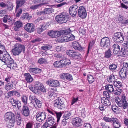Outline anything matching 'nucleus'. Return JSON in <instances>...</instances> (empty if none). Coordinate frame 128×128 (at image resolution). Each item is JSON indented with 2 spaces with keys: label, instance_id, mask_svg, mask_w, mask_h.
Returning <instances> with one entry per match:
<instances>
[{
  "label": "nucleus",
  "instance_id": "obj_56",
  "mask_svg": "<svg viewBox=\"0 0 128 128\" xmlns=\"http://www.w3.org/2000/svg\"><path fill=\"white\" fill-rule=\"evenodd\" d=\"M55 31L51 30L48 32V34L52 38H55Z\"/></svg>",
  "mask_w": 128,
  "mask_h": 128
},
{
  "label": "nucleus",
  "instance_id": "obj_60",
  "mask_svg": "<svg viewBox=\"0 0 128 128\" xmlns=\"http://www.w3.org/2000/svg\"><path fill=\"white\" fill-rule=\"evenodd\" d=\"M100 126H102V128H109V126L107 125L106 124L105 122H101L100 123Z\"/></svg>",
  "mask_w": 128,
  "mask_h": 128
},
{
  "label": "nucleus",
  "instance_id": "obj_7",
  "mask_svg": "<svg viewBox=\"0 0 128 128\" xmlns=\"http://www.w3.org/2000/svg\"><path fill=\"white\" fill-rule=\"evenodd\" d=\"M110 41L109 38L104 37L102 38L100 42V45L103 48L106 49L109 48L110 46Z\"/></svg>",
  "mask_w": 128,
  "mask_h": 128
},
{
  "label": "nucleus",
  "instance_id": "obj_17",
  "mask_svg": "<svg viewBox=\"0 0 128 128\" xmlns=\"http://www.w3.org/2000/svg\"><path fill=\"white\" fill-rule=\"evenodd\" d=\"M82 122V121L80 118L78 117H76L74 118L72 122L74 126H81Z\"/></svg>",
  "mask_w": 128,
  "mask_h": 128
},
{
  "label": "nucleus",
  "instance_id": "obj_20",
  "mask_svg": "<svg viewBox=\"0 0 128 128\" xmlns=\"http://www.w3.org/2000/svg\"><path fill=\"white\" fill-rule=\"evenodd\" d=\"M112 123L114 128H119L121 126V123L116 118H114Z\"/></svg>",
  "mask_w": 128,
  "mask_h": 128
},
{
  "label": "nucleus",
  "instance_id": "obj_36",
  "mask_svg": "<svg viewBox=\"0 0 128 128\" xmlns=\"http://www.w3.org/2000/svg\"><path fill=\"white\" fill-rule=\"evenodd\" d=\"M35 87L37 88V90L39 92L40 91L43 92H46V90L43 86H40L39 85H36Z\"/></svg>",
  "mask_w": 128,
  "mask_h": 128
},
{
  "label": "nucleus",
  "instance_id": "obj_39",
  "mask_svg": "<svg viewBox=\"0 0 128 128\" xmlns=\"http://www.w3.org/2000/svg\"><path fill=\"white\" fill-rule=\"evenodd\" d=\"M8 94H10V95H12V96H16L18 97L20 96V94L16 90L10 91Z\"/></svg>",
  "mask_w": 128,
  "mask_h": 128
},
{
  "label": "nucleus",
  "instance_id": "obj_51",
  "mask_svg": "<svg viewBox=\"0 0 128 128\" xmlns=\"http://www.w3.org/2000/svg\"><path fill=\"white\" fill-rule=\"evenodd\" d=\"M114 85L117 87V88H119L121 87L122 86L121 83L119 81H116L114 83Z\"/></svg>",
  "mask_w": 128,
  "mask_h": 128
},
{
  "label": "nucleus",
  "instance_id": "obj_14",
  "mask_svg": "<svg viewBox=\"0 0 128 128\" xmlns=\"http://www.w3.org/2000/svg\"><path fill=\"white\" fill-rule=\"evenodd\" d=\"M46 84L52 87H56L59 86L60 85V82L57 80H49L47 81Z\"/></svg>",
  "mask_w": 128,
  "mask_h": 128
},
{
  "label": "nucleus",
  "instance_id": "obj_53",
  "mask_svg": "<svg viewBox=\"0 0 128 128\" xmlns=\"http://www.w3.org/2000/svg\"><path fill=\"white\" fill-rule=\"evenodd\" d=\"M16 120L17 122V124L18 125H20L21 123L22 120L19 114L18 115V116H16Z\"/></svg>",
  "mask_w": 128,
  "mask_h": 128
},
{
  "label": "nucleus",
  "instance_id": "obj_38",
  "mask_svg": "<svg viewBox=\"0 0 128 128\" xmlns=\"http://www.w3.org/2000/svg\"><path fill=\"white\" fill-rule=\"evenodd\" d=\"M29 99L30 100L31 102L33 104L34 103V102L37 98L34 94H32L29 96Z\"/></svg>",
  "mask_w": 128,
  "mask_h": 128
},
{
  "label": "nucleus",
  "instance_id": "obj_16",
  "mask_svg": "<svg viewBox=\"0 0 128 128\" xmlns=\"http://www.w3.org/2000/svg\"><path fill=\"white\" fill-rule=\"evenodd\" d=\"M46 114L44 112H40L36 115V118L37 120L40 122H41L46 118Z\"/></svg>",
  "mask_w": 128,
  "mask_h": 128
},
{
  "label": "nucleus",
  "instance_id": "obj_15",
  "mask_svg": "<svg viewBox=\"0 0 128 128\" xmlns=\"http://www.w3.org/2000/svg\"><path fill=\"white\" fill-rule=\"evenodd\" d=\"M67 55L70 57L78 58L79 56V54L78 52H74L72 50H68L66 52Z\"/></svg>",
  "mask_w": 128,
  "mask_h": 128
},
{
  "label": "nucleus",
  "instance_id": "obj_29",
  "mask_svg": "<svg viewBox=\"0 0 128 128\" xmlns=\"http://www.w3.org/2000/svg\"><path fill=\"white\" fill-rule=\"evenodd\" d=\"M72 112L70 111L66 112L63 117L68 120L72 116Z\"/></svg>",
  "mask_w": 128,
  "mask_h": 128
},
{
  "label": "nucleus",
  "instance_id": "obj_33",
  "mask_svg": "<svg viewBox=\"0 0 128 128\" xmlns=\"http://www.w3.org/2000/svg\"><path fill=\"white\" fill-rule=\"evenodd\" d=\"M46 121L50 124V126H52L54 122V119L53 117L52 116H50V115L48 116Z\"/></svg>",
  "mask_w": 128,
  "mask_h": 128
},
{
  "label": "nucleus",
  "instance_id": "obj_47",
  "mask_svg": "<svg viewBox=\"0 0 128 128\" xmlns=\"http://www.w3.org/2000/svg\"><path fill=\"white\" fill-rule=\"evenodd\" d=\"M103 118L105 122L112 123L113 120L114 119V118H109L107 117H104Z\"/></svg>",
  "mask_w": 128,
  "mask_h": 128
},
{
  "label": "nucleus",
  "instance_id": "obj_3",
  "mask_svg": "<svg viewBox=\"0 0 128 128\" xmlns=\"http://www.w3.org/2000/svg\"><path fill=\"white\" fill-rule=\"evenodd\" d=\"M4 120L6 121H9L8 127L11 128L13 127L15 122V116L14 113L11 112H8L4 115Z\"/></svg>",
  "mask_w": 128,
  "mask_h": 128
},
{
  "label": "nucleus",
  "instance_id": "obj_61",
  "mask_svg": "<svg viewBox=\"0 0 128 128\" xmlns=\"http://www.w3.org/2000/svg\"><path fill=\"white\" fill-rule=\"evenodd\" d=\"M22 12V8H20L18 9L16 14V17H19L21 14Z\"/></svg>",
  "mask_w": 128,
  "mask_h": 128
},
{
  "label": "nucleus",
  "instance_id": "obj_25",
  "mask_svg": "<svg viewBox=\"0 0 128 128\" xmlns=\"http://www.w3.org/2000/svg\"><path fill=\"white\" fill-rule=\"evenodd\" d=\"M101 101L102 104L105 106H109L111 105V102L109 100L105 98H102Z\"/></svg>",
  "mask_w": 128,
  "mask_h": 128
},
{
  "label": "nucleus",
  "instance_id": "obj_22",
  "mask_svg": "<svg viewBox=\"0 0 128 128\" xmlns=\"http://www.w3.org/2000/svg\"><path fill=\"white\" fill-rule=\"evenodd\" d=\"M68 33V31L66 30H62L60 31H55V38L62 36V34H66Z\"/></svg>",
  "mask_w": 128,
  "mask_h": 128
},
{
  "label": "nucleus",
  "instance_id": "obj_2",
  "mask_svg": "<svg viewBox=\"0 0 128 128\" xmlns=\"http://www.w3.org/2000/svg\"><path fill=\"white\" fill-rule=\"evenodd\" d=\"M70 18V16L68 14L64 12L57 15L56 17V20L59 23L63 24L66 22Z\"/></svg>",
  "mask_w": 128,
  "mask_h": 128
},
{
  "label": "nucleus",
  "instance_id": "obj_49",
  "mask_svg": "<svg viewBox=\"0 0 128 128\" xmlns=\"http://www.w3.org/2000/svg\"><path fill=\"white\" fill-rule=\"evenodd\" d=\"M52 48V46L47 44L41 47V49L42 50H47L51 49Z\"/></svg>",
  "mask_w": 128,
  "mask_h": 128
},
{
  "label": "nucleus",
  "instance_id": "obj_23",
  "mask_svg": "<svg viewBox=\"0 0 128 128\" xmlns=\"http://www.w3.org/2000/svg\"><path fill=\"white\" fill-rule=\"evenodd\" d=\"M62 78L64 80L66 79L68 81L72 80V75L69 73H63L62 75Z\"/></svg>",
  "mask_w": 128,
  "mask_h": 128
},
{
  "label": "nucleus",
  "instance_id": "obj_1",
  "mask_svg": "<svg viewBox=\"0 0 128 128\" xmlns=\"http://www.w3.org/2000/svg\"><path fill=\"white\" fill-rule=\"evenodd\" d=\"M2 62L6 64L8 67L11 69L15 68L16 67V64L14 62V60L12 59L9 54L7 53L3 55V56L1 60Z\"/></svg>",
  "mask_w": 128,
  "mask_h": 128
},
{
  "label": "nucleus",
  "instance_id": "obj_35",
  "mask_svg": "<svg viewBox=\"0 0 128 128\" xmlns=\"http://www.w3.org/2000/svg\"><path fill=\"white\" fill-rule=\"evenodd\" d=\"M128 72L127 71L121 70L120 71L119 74H120V77L122 78H125L126 76L127 73Z\"/></svg>",
  "mask_w": 128,
  "mask_h": 128
},
{
  "label": "nucleus",
  "instance_id": "obj_55",
  "mask_svg": "<svg viewBox=\"0 0 128 128\" xmlns=\"http://www.w3.org/2000/svg\"><path fill=\"white\" fill-rule=\"evenodd\" d=\"M56 118L57 119V122H58L60 120V118L62 115V113L61 112H56Z\"/></svg>",
  "mask_w": 128,
  "mask_h": 128
},
{
  "label": "nucleus",
  "instance_id": "obj_8",
  "mask_svg": "<svg viewBox=\"0 0 128 128\" xmlns=\"http://www.w3.org/2000/svg\"><path fill=\"white\" fill-rule=\"evenodd\" d=\"M114 36L112 39L114 41L117 42H122L124 40L123 34L121 32H118L114 34Z\"/></svg>",
  "mask_w": 128,
  "mask_h": 128
},
{
  "label": "nucleus",
  "instance_id": "obj_34",
  "mask_svg": "<svg viewBox=\"0 0 128 128\" xmlns=\"http://www.w3.org/2000/svg\"><path fill=\"white\" fill-rule=\"evenodd\" d=\"M107 80L109 82H114L115 80V78L114 75L111 74L110 76H107Z\"/></svg>",
  "mask_w": 128,
  "mask_h": 128
},
{
  "label": "nucleus",
  "instance_id": "obj_52",
  "mask_svg": "<svg viewBox=\"0 0 128 128\" xmlns=\"http://www.w3.org/2000/svg\"><path fill=\"white\" fill-rule=\"evenodd\" d=\"M68 120L62 117L61 122V126H66L67 124Z\"/></svg>",
  "mask_w": 128,
  "mask_h": 128
},
{
  "label": "nucleus",
  "instance_id": "obj_6",
  "mask_svg": "<svg viewBox=\"0 0 128 128\" xmlns=\"http://www.w3.org/2000/svg\"><path fill=\"white\" fill-rule=\"evenodd\" d=\"M121 98V100L118 99L117 100H116L115 102L119 107L124 109L127 108L128 107V103L126 100V96L123 94L122 95Z\"/></svg>",
  "mask_w": 128,
  "mask_h": 128
},
{
  "label": "nucleus",
  "instance_id": "obj_11",
  "mask_svg": "<svg viewBox=\"0 0 128 128\" xmlns=\"http://www.w3.org/2000/svg\"><path fill=\"white\" fill-rule=\"evenodd\" d=\"M10 102L14 108L17 107L19 110L22 105L20 102L18 100L14 98H12L10 100Z\"/></svg>",
  "mask_w": 128,
  "mask_h": 128
},
{
  "label": "nucleus",
  "instance_id": "obj_58",
  "mask_svg": "<svg viewBox=\"0 0 128 128\" xmlns=\"http://www.w3.org/2000/svg\"><path fill=\"white\" fill-rule=\"evenodd\" d=\"M22 100L23 102L25 105L27 104L28 98L26 96H22Z\"/></svg>",
  "mask_w": 128,
  "mask_h": 128
},
{
  "label": "nucleus",
  "instance_id": "obj_30",
  "mask_svg": "<svg viewBox=\"0 0 128 128\" xmlns=\"http://www.w3.org/2000/svg\"><path fill=\"white\" fill-rule=\"evenodd\" d=\"M53 65L54 67L57 68H61L63 67L61 60L56 61L54 63Z\"/></svg>",
  "mask_w": 128,
  "mask_h": 128
},
{
  "label": "nucleus",
  "instance_id": "obj_31",
  "mask_svg": "<svg viewBox=\"0 0 128 128\" xmlns=\"http://www.w3.org/2000/svg\"><path fill=\"white\" fill-rule=\"evenodd\" d=\"M36 108L37 107L40 108H41L42 106L41 102L37 99L34 102V103L32 104Z\"/></svg>",
  "mask_w": 128,
  "mask_h": 128
},
{
  "label": "nucleus",
  "instance_id": "obj_62",
  "mask_svg": "<svg viewBox=\"0 0 128 128\" xmlns=\"http://www.w3.org/2000/svg\"><path fill=\"white\" fill-rule=\"evenodd\" d=\"M112 108L114 112H116L118 110V108L116 105H114L112 106Z\"/></svg>",
  "mask_w": 128,
  "mask_h": 128
},
{
  "label": "nucleus",
  "instance_id": "obj_13",
  "mask_svg": "<svg viewBox=\"0 0 128 128\" xmlns=\"http://www.w3.org/2000/svg\"><path fill=\"white\" fill-rule=\"evenodd\" d=\"M78 7L76 5H74L70 6L69 8L70 13L71 15L74 16L77 14Z\"/></svg>",
  "mask_w": 128,
  "mask_h": 128
},
{
  "label": "nucleus",
  "instance_id": "obj_10",
  "mask_svg": "<svg viewBox=\"0 0 128 128\" xmlns=\"http://www.w3.org/2000/svg\"><path fill=\"white\" fill-rule=\"evenodd\" d=\"M66 54H60L58 56V58H60L62 59L61 60L63 67L67 66V65L70 64V60L67 59L66 58Z\"/></svg>",
  "mask_w": 128,
  "mask_h": 128
},
{
  "label": "nucleus",
  "instance_id": "obj_45",
  "mask_svg": "<svg viewBox=\"0 0 128 128\" xmlns=\"http://www.w3.org/2000/svg\"><path fill=\"white\" fill-rule=\"evenodd\" d=\"M87 79L89 84H91L94 81V79L92 75H88L87 76Z\"/></svg>",
  "mask_w": 128,
  "mask_h": 128
},
{
  "label": "nucleus",
  "instance_id": "obj_28",
  "mask_svg": "<svg viewBox=\"0 0 128 128\" xmlns=\"http://www.w3.org/2000/svg\"><path fill=\"white\" fill-rule=\"evenodd\" d=\"M25 2V0H18L16 1V4L17 5L16 7V10L19 8V7H20L23 5Z\"/></svg>",
  "mask_w": 128,
  "mask_h": 128
},
{
  "label": "nucleus",
  "instance_id": "obj_54",
  "mask_svg": "<svg viewBox=\"0 0 128 128\" xmlns=\"http://www.w3.org/2000/svg\"><path fill=\"white\" fill-rule=\"evenodd\" d=\"M122 90L119 88H117L115 91H114V93L116 95H119L121 93V92H122Z\"/></svg>",
  "mask_w": 128,
  "mask_h": 128
},
{
  "label": "nucleus",
  "instance_id": "obj_12",
  "mask_svg": "<svg viewBox=\"0 0 128 128\" xmlns=\"http://www.w3.org/2000/svg\"><path fill=\"white\" fill-rule=\"evenodd\" d=\"M25 30L30 33L34 32L35 30V26L32 24L28 23L24 26Z\"/></svg>",
  "mask_w": 128,
  "mask_h": 128
},
{
  "label": "nucleus",
  "instance_id": "obj_5",
  "mask_svg": "<svg viewBox=\"0 0 128 128\" xmlns=\"http://www.w3.org/2000/svg\"><path fill=\"white\" fill-rule=\"evenodd\" d=\"M65 99L62 97H58L54 102V106L58 109L64 110L66 106L64 104Z\"/></svg>",
  "mask_w": 128,
  "mask_h": 128
},
{
  "label": "nucleus",
  "instance_id": "obj_21",
  "mask_svg": "<svg viewBox=\"0 0 128 128\" xmlns=\"http://www.w3.org/2000/svg\"><path fill=\"white\" fill-rule=\"evenodd\" d=\"M72 45L73 48L75 50H78L80 51L82 50V48L78 42H74L72 43Z\"/></svg>",
  "mask_w": 128,
  "mask_h": 128
},
{
  "label": "nucleus",
  "instance_id": "obj_19",
  "mask_svg": "<svg viewBox=\"0 0 128 128\" xmlns=\"http://www.w3.org/2000/svg\"><path fill=\"white\" fill-rule=\"evenodd\" d=\"M24 77L26 82L29 84L32 82L34 80L33 78L29 73H25L24 75Z\"/></svg>",
  "mask_w": 128,
  "mask_h": 128
},
{
  "label": "nucleus",
  "instance_id": "obj_48",
  "mask_svg": "<svg viewBox=\"0 0 128 128\" xmlns=\"http://www.w3.org/2000/svg\"><path fill=\"white\" fill-rule=\"evenodd\" d=\"M68 41H72L75 39V36L71 33L69 32L68 34Z\"/></svg>",
  "mask_w": 128,
  "mask_h": 128
},
{
  "label": "nucleus",
  "instance_id": "obj_40",
  "mask_svg": "<svg viewBox=\"0 0 128 128\" xmlns=\"http://www.w3.org/2000/svg\"><path fill=\"white\" fill-rule=\"evenodd\" d=\"M112 56L111 50L110 48L106 51L104 57L106 58H109Z\"/></svg>",
  "mask_w": 128,
  "mask_h": 128
},
{
  "label": "nucleus",
  "instance_id": "obj_32",
  "mask_svg": "<svg viewBox=\"0 0 128 128\" xmlns=\"http://www.w3.org/2000/svg\"><path fill=\"white\" fill-rule=\"evenodd\" d=\"M105 89L108 92H111L114 91V88L113 85L112 84H107L105 86Z\"/></svg>",
  "mask_w": 128,
  "mask_h": 128
},
{
  "label": "nucleus",
  "instance_id": "obj_26",
  "mask_svg": "<svg viewBox=\"0 0 128 128\" xmlns=\"http://www.w3.org/2000/svg\"><path fill=\"white\" fill-rule=\"evenodd\" d=\"M120 55L122 56L126 57L128 55V51L124 48H121L119 52Z\"/></svg>",
  "mask_w": 128,
  "mask_h": 128
},
{
  "label": "nucleus",
  "instance_id": "obj_9",
  "mask_svg": "<svg viewBox=\"0 0 128 128\" xmlns=\"http://www.w3.org/2000/svg\"><path fill=\"white\" fill-rule=\"evenodd\" d=\"M78 16L82 18H85L86 16V11L83 6L80 7L78 9L77 14Z\"/></svg>",
  "mask_w": 128,
  "mask_h": 128
},
{
  "label": "nucleus",
  "instance_id": "obj_63",
  "mask_svg": "<svg viewBox=\"0 0 128 128\" xmlns=\"http://www.w3.org/2000/svg\"><path fill=\"white\" fill-rule=\"evenodd\" d=\"M42 39L40 38H37L34 39L32 41V42L33 43H34L38 42L41 41Z\"/></svg>",
  "mask_w": 128,
  "mask_h": 128
},
{
  "label": "nucleus",
  "instance_id": "obj_27",
  "mask_svg": "<svg viewBox=\"0 0 128 128\" xmlns=\"http://www.w3.org/2000/svg\"><path fill=\"white\" fill-rule=\"evenodd\" d=\"M68 32V33L66 34H62V37L61 38L62 42H67L68 41V34L69 32V30H66Z\"/></svg>",
  "mask_w": 128,
  "mask_h": 128
},
{
  "label": "nucleus",
  "instance_id": "obj_42",
  "mask_svg": "<svg viewBox=\"0 0 128 128\" xmlns=\"http://www.w3.org/2000/svg\"><path fill=\"white\" fill-rule=\"evenodd\" d=\"M22 19H25L29 20L31 18V17L29 16L28 14L27 13H24L22 16Z\"/></svg>",
  "mask_w": 128,
  "mask_h": 128
},
{
  "label": "nucleus",
  "instance_id": "obj_24",
  "mask_svg": "<svg viewBox=\"0 0 128 128\" xmlns=\"http://www.w3.org/2000/svg\"><path fill=\"white\" fill-rule=\"evenodd\" d=\"M22 22L20 21H17L14 23V29L15 31L18 30L19 28L22 27Z\"/></svg>",
  "mask_w": 128,
  "mask_h": 128
},
{
  "label": "nucleus",
  "instance_id": "obj_46",
  "mask_svg": "<svg viewBox=\"0 0 128 128\" xmlns=\"http://www.w3.org/2000/svg\"><path fill=\"white\" fill-rule=\"evenodd\" d=\"M123 70L128 72V63L126 62H124L123 63L122 68L121 69Z\"/></svg>",
  "mask_w": 128,
  "mask_h": 128
},
{
  "label": "nucleus",
  "instance_id": "obj_59",
  "mask_svg": "<svg viewBox=\"0 0 128 128\" xmlns=\"http://www.w3.org/2000/svg\"><path fill=\"white\" fill-rule=\"evenodd\" d=\"M112 48L114 49L117 50H120V46L117 44H115L112 46Z\"/></svg>",
  "mask_w": 128,
  "mask_h": 128
},
{
  "label": "nucleus",
  "instance_id": "obj_4",
  "mask_svg": "<svg viewBox=\"0 0 128 128\" xmlns=\"http://www.w3.org/2000/svg\"><path fill=\"white\" fill-rule=\"evenodd\" d=\"M25 50V46L24 45L17 43L14 45L12 52L13 55L16 56L18 55L22 51L24 52Z\"/></svg>",
  "mask_w": 128,
  "mask_h": 128
},
{
  "label": "nucleus",
  "instance_id": "obj_37",
  "mask_svg": "<svg viewBox=\"0 0 128 128\" xmlns=\"http://www.w3.org/2000/svg\"><path fill=\"white\" fill-rule=\"evenodd\" d=\"M29 88L34 93L37 94H40V92L37 89L36 90L34 88L33 86H29Z\"/></svg>",
  "mask_w": 128,
  "mask_h": 128
},
{
  "label": "nucleus",
  "instance_id": "obj_57",
  "mask_svg": "<svg viewBox=\"0 0 128 128\" xmlns=\"http://www.w3.org/2000/svg\"><path fill=\"white\" fill-rule=\"evenodd\" d=\"M29 71L33 74H36V68H30L29 69Z\"/></svg>",
  "mask_w": 128,
  "mask_h": 128
},
{
  "label": "nucleus",
  "instance_id": "obj_64",
  "mask_svg": "<svg viewBox=\"0 0 128 128\" xmlns=\"http://www.w3.org/2000/svg\"><path fill=\"white\" fill-rule=\"evenodd\" d=\"M46 61V59L44 58H41L38 60V62L40 64H43Z\"/></svg>",
  "mask_w": 128,
  "mask_h": 128
},
{
  "label": "nucleus",
  "instance_id": "obj_44",
  "mask_svg": "<svg viewBox=\"0 0 128 128\" xmlns=\"http://www.w3.org/2000/svg\"><path fill=\"white\" fill-rule=\"evenodd\" d=\"M5 89L7 90H8L13 89V85L12 84H8L6 85Z\"/></svg>",
  "mask_w": 128,
  "mask_h": 128
},
{
  "label": "nucleus",
  "instance_id": "obj_41",
  "mask_svg": "<svg viewBox=\"0 0 128 128\" xmlns=\"http://www.w3.org/2000/svg\"><path fill=\"white\" fill-rule=\"evenodd\" d=\"M44 12L45 14H48L54 12V10L52 8H46L44 10Z\"/></svg>",
  "mask_w": 128,
  "mask_h": 128
},
{
  "label": "nucleus",
  "instance_id": "obj_50",
  "mask_svg": "<svg viewBox=\"0 0 128 128\" xmlns=\"http://www.w3.org/2000/svg\"><path fill=\"white\" fill-rule=\"evenodd\" d=\"M110 70L111 71L115 70L117 68L116 65L115 64H112L110 65L109 66Z\"/></svg>",
  "mask_w": 128,
  "mask_h": 128
},
{
  "label": "nucleus",
  "instance_id": "obj_43",
  "mask_svg": "<svg viewBox=\"0 0 128 128\" xmlns=\"http://www.w3.org/2000/svg\"><path fill=\"white\" fill-rule=\"evenodd\" d=\"M7 9L10 11L12 10L13 6L12 3L10 2H8L6 5Z\"/></svg>",
  "mask_w": 128,
  "mask_h": 128
},
{
  "label": "nucleus",
  "instance_id": "obj_18",
  "mask_svg": "<svg viewBox=\"0 0 128 128\" xmlns=\"http://www.w3.org/2000/svg\"><path fill=\"white\" fill-rule=\"evenodd\" d=\"M21 112L22 114L25 116H28L30 113L28 108L25 105L23 106Z\"/></svg>",
  "mask_w": 128,
  "mask_h": 128
}]
</instances>
